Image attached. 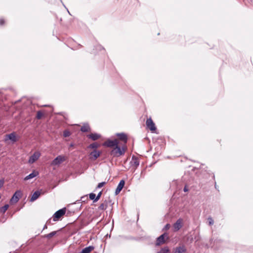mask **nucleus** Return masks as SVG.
<instances>
[{
    "label": "nucleus",
    "mask_w": 253,
    "mask_h": 253,
    "mask_svg": "<svg viewBox=\"0 0 253 253\" xmlns=\"http://www.w3.org/2000/svg\"><path fill=\"white\" fill-rule=\"evenodd\" d=\"M39 172L36 170H33V171L29 174L28 175L26 176L24 178V180L25 181L32 179L36 176H38L39 175Z\"/></svg>",
    "instance_id": "14"
},
{
    "label": "nucleus",
    "mask_w": 253,
    "mask_h": 253,
    "mask_svg": "<svg viewBox=\"0 0 253 253\" xmlns=\"http://www.w3.org/2000/svg\"><path fill=\"white\" fill-rule=\"evenodd\" d=\"M102 194V193L101 192H100L97 195V196H96V198L95 199V202H97L100 198V196Z\"/></svg>",
    "instance_id": "31"
},
{
    "label": "nucleus",
    "mask_w": 253,
    "mask_h": 253,
    "mask_svg": "<svg viewBox=\"0 0 253 253\" xmlns=\"http://www.w3.org/2000/svg\"><path fill=\"white\" fill-rule=\"evenodd\" d=\"M99 146V145L97 143L95 142V143H93L90 144L88 146V148L95 149L97 148H98Z\"/></svg>",
    "instance_id": "23"
},
{
    "label": "nucleus",
    "mask_w": 253,
    "mask_h": 253,
    "mask_svg": "<svg viewBox=\"0 0 253 253\" xmlns=\"http://www.w3.org/2000/svg\"><path fill=\"white\" fill-rule=\"evenodd\" d=\"M125 181L124 180H121L119 184L118 185V186L115 190V194L118 195L121 191L122 190L123 188L124 187L125 185Z\"/></svg>",
    "instance_id": "13"
},
{
    "label": "nucleus",
    "mask_w": 253,
    "mask_h": 253,
    "mask_svg": "<svg viewBox=\"0 0 253 253\" xmlns=\"http://www.w3.org/2000/svg\"><path fill=\"white\" fill-rule=\"evenodd\" d=\"M40 195H41V192L40 191H35L33 193V194L31 198V201L33 202V201H35L36 200H37L39 198V197L40 196Z\"/></svg>",
    "instance_id": "16"
},
{
    "label": "nucleus",
    "mask_w": 253,
    "mask_h": 253,
    "mask_svg": "<svg viewBox=\"0 0 253 253\" xmlns=\"http://www.w3.org/2000/svg\"><path fill=\"white\" fill-rule=\"evenodd\" d=\"M130 163L131 166L134 169H136L139 165V161L136 157L132 156Z\"/></svg>",
    "instance_id": "12"
},
{
    "label": "nucleus",
    "mask_w": 253,
    "mask_h": 253,
    "mask_svg": "<svg viewBox=\"0 0 253 253\" xmlns=\"http://www.w3.org/2000/svg\"><path fill=\"white\" fill-rule=\"evenodd\" d=\"M101 152L94 149L92 152H90L89 154V158L90 160L94 161L96 160L100 155Z\"/></svg>",
    "instance_id": "7"
},
{
    "label": "nucleus",
    "mask_w": 253,
    "mask_h": 253,
    "mask_svg": "<svg viewBox=\"0 0 253 253\" xmlns=\"http://www.w3.org/2000/svg\"><path fill=\"white\" fill-rule=\"evenodd\" d=\"M22 195V194L21 191H16L11 198L10 203L11 204L16 203L19 201L20 198L21 197Z\"/></svg>",
    "instance_id": "2"
},
{
    "label": "nucleus",
    "mask_w": 253,
    "mask_h": 253,
    "mask_svg": "<svg viewBox=\"0 0 253 253\" xmlns=\"http://www.w3.org/2000/svg\"><path fill=\"white\" fill-rule=\"evenodd\" d=\"M117 135L119 137V138L121 140H123L124 142L125 143H126L127 142V136L125 133H118L117 134Z\"/></svg>",
    "instance_id": "18"
},
{
    "label": "nucleus",
    "mask_w": 253,
    "mask_h": 253,
    "mask_svg": "<svg viewBox=\"0 0 253 253\" xmlns=\"http://www.w3.org/2000/svg\"><path fill=\"white\" fill-rule=\"evenodd\" d=\"M170 227V225L169 224H167L165 226V227L164 228V230H168L169 229Z\"/></svg>",
    "instance_id": "32"
},
{
    "label": "nucleus",
    "mask_w": 253,
    "mask_h": 253,
    "mask_svg": "<svg viewBox=\"0 0 253 253\" xmlns=\"http://www.w3.org/2000/svg\"><path fill=\"white\" fill-rule=\"evenodd\" d=\"M126 149V147L125 145L120 147L118 144L113 148L110 154L114 157H119L125 154Z\"/></svg>",
    "instance_id": "1"
},
{
    "label": "nucleus",
    "mask_w": 253,
    "mask_h": 253,
    "mask_svg": "<svg viewBox=\"0 0 253 253\" xmlns=\"http://www.w3.org/2000/svg\"><path fill=\"white\" fill-rule=\"evenodd\" d=\"M87 137L92 140H96L99 139L101 137V135L97 133H91L88 135Z\"/></svg>",
    "instance_id": "15"
},
{
    "label": "nucleus",
    "mask_w": 253,
    "mask_h": 253,
    "mask_svg": "<svg viewBox=\"0 0 253 253\" xmlns=\"http://www.w3.org/2000/svg\"><path fill=\"white\" fill-rule=\"evenodd\" d=\"M81 130L83 132H87L90 130L89 126L88 124H84V125L81 128Z\"/></svg>",
    "instance_id": "20"
},
{
    "label": "nucleus",
    "mask_w": 253,
    "mask_h": 253,
    "mask_svg": "<svg viewBox=\"0 0 253 253\" xmlns=\"http://www.w3.org/2000/svg\"><path fill=\"white\" fill-rule=\"evenodd\" d=\"M146 125L148 128L150 130L153 131L156 129L154 123L153 122L151 118L147 119L146 122Z\"/></svg>",
    "instance_id": "9"
},
{
    "label": "nucleus",
    "mask_w": 253,
    "mask_h": 253,
    "mask_svg": "<svg viewBox=\"0 0 253 253\" xmlns=\"http://www.w3.org/2000/svg\"><path fill=\"white\" fill-rule=\"evenodd\" d=\"M74 146V144L73 143H71L70 145V147H73Z\"/></svg>",
    "instance_id": "36"
},
{
    "label": "nucleus",
    "mask_w": 253,
    "mask_h": 253,
    "mask_svg": "<svg viewBox=\"0 0 253 253\" xmlns=\"http://www.w3.org/2000/svg\"><path fill=\"white\" fill-rule=\"evenodd\" d=\"M70 134V132L68 130H65L63 132V136L65 137L69 136Z\"/></svg>",
    "instance_id": "27"
},
{
    "label": "nucleus",
    "mask_w": 253,
    "mask_h": 253,
    "mask_svg": "<svg viewBox=\"0 0 253 253\" xmlns=\"http://www.w3.org/2000/svg\"><path fill=\"white\" fill-rule=\"evenodd\" d=\"M65 160V157L60 155L57 156L55 159H54L52 161L51 165L53 166L59 165V164L63 162Z\"/></svg>",
    "instance_id": "10"
},
{
    "label": "nucleus",
    "mask_w": 253,
    "mask_h": 253,
    "mask_svg": "<svg viewBox=\"0 0 253 253\" xmlns=\"http://www.w3.org/2000/svg\"><path fill=\"white\" fill-rule=\"evenodd\" d=\"M105 183H106L105 182H100V183H98L97 187L98 188H100L102 187H103L105 184Z\"/></svg>",
    "instance_id": "30"
},
{
    "label": "nucleus",
    "mask_w": 253,
    "mask_h": 253,
    "mask_svg": "<svg viewBox=\"0 0 253 253\" xmlns=\"http://www.w3.org/2000/svg\"><path fill=\"white\" fill-rule=\"evenodd\" d=\"M208 220L209 221V224L210 225H211L213 224V223H214L213 220L212 219V218L211 217H208Z\"/></svg>",
    "instance_id": "28"
},
{
    "label": "nucleus",
    "mask_w": 253,
    "mask_h": 253,
    "mask_svg": "<svg viewBox=\"0 0 253 253\" xmlns=\"http://www.w3.org/2000/svg\"><path fill=\"white\" fill-rule=\"evenodd\" d=\"M183 191H184V192H187V191H188V188L187 187V186H185L184 187V189H183Z\"/></svg>",
    "instance_id": "34"
},
{
    "label": "nucleus",
    "mask_w": 253,
    "mask_h": 253,
    "mask_svg": "<svg viewBox=\"0 0 253 253\" xmlns=\"http://www.w3.org/2000/svg\"><path fill=\"white\" fill-rule=\"evenodd\" d=\"M4 23V20L2 19H0V25L1 26L2 25H3Z\"/></svg>",
    "instance_id": "33"
},
{
    "label": "nucleus",
    "mask_w": 253,
    "mask_h": 253,
    "mask_svg": "<svg viewBox=\"0 0 253 253\" xmlns=\"http://www.w3.org/2000/svg\"><path fill=\"white\" fill-rule=\"evenodd\" d=\"M93 249V246H89L83 249L80 253H90Z\"/></svg>",
    "instance_id": "17"
},
{
    "label": "nucleus",
    "mask_w": 253,
    "mask_h": 253,
    "mask_svg": "<svg viewBox=\"0 0 253 253\" xmlns=\"http://www.w3.org/2000/svg\"><path fill=\"white\" fill-rule=\"evenodd\" d=\"M89 196L90 199L93 200L94 202H95V199L96 198V195L95 194L92 193L89 194Z\"/></svg>",
    "instance_id": "25"
},
{
    "label": "nucleus",
    "mask_w": 253,
    "mask_h": 253,
    "mask_svg": "<svg viewBox=\"0 0 253 253\" xmlns=\"http://www.w3.org/2000/svg\"><path fill=\"white\" fill-rule=\"evenodd\" d=\"M168 238V234L166 233H164L163 234L157 238L156 245L160 246L165 243V238Z\"/></svg>",
    "instance_id": "8"
},
{
    "label": "nucleus",
    "mask_w": 253,
    "mask_h": 253,
    "mask_svg": "<svg viewBox=\"0 0 253 253\" xmlns=\"http://www.w3.org/2000/svg\"><path fill=\"white\" fill-rule=\"evenodd\" d=\"M58 232V231H53L48 234L45 235L44 237L47 239H50L53 237L54 236H55V235H56Z\"/></svg>",
    "instance_id": "21"
},
{
    "label": "nucleus",
    "mask_w": 253,
    "mask_h": 253,
    "mask_svg": "<svg viewBox=\"0 0 253 253\" xmlns=\"http://www.w3.org/2000/svg\"><path fill=\"white\" fill-rule=\"evenodd\" d=\"M118 144H119V141L117 139H115L113 140H107L104 143L103 145L108 147L114 148Z\"/></svg>",
    "instance_id": "6"
},
{
    "label": "nucleus",
    "mask_w": 253,
    "mask_h": 253,
    "mask_svg": "<svg viewBox=\"0 0 253 253\" xmlns=\"http://www.w3.org/2000/svg\"><path fill=\"white\" fill-rule=\"evenodd\" d=\"M47 228V225L45 224V225H44V226H43V230H44V229H46Z\"/></svg>",
    "instance_id": "35"
},
{
    "label": "nucleus",
    "mask_w": 253,
    "mask_h": 253,
    "mask_svg": "<svg viewBox=\"0 0 253 253\" xmlns=\"http://www.w3.org/2000/svg\"><path fill=\"white\" fill-rule=\"evenodd\" d=\"M9 207L8 205H5L3 207H1L0 209V211L1 212L4 213Z\"/></svg>",
    "instance_id": "24"
},
{
    "label": "nucleus",
    "mask_w": 253,
    "mask_h": 253,
    "mask_svg": "<svg viewBox=\"0 0 253 253\" xmlns=\"http://www.w3.org/2000/svg\"><path fill=\"white\" fill-rule=\"evenodd\" d=\"M183 226V219L182 218L178 219L176 222L173 225V231H178Z\"/></svg>",
    "instance_id": "5"
},
{
    "label": "nucleus",
    "mask_w": 253,
    "mask_h": 253,
    "mask_svg": "<svg viewBox=\"0 0 253 253\" xmlns=\"http://www.w3.org/2000/svg\"><path fill=\"white\" fill-rule=\"evenodd\" d=\"M41 156V153L38 152H35L30 157L28 160V162L30 164H33L37 160L39 159Z\"/></svg>",
    "instance_id": "11"
},
{
    "label": "nucleus",
    "mask_w": 253,
    "mask_h": 253,
    "mask_svg": "<svg viewBox=\"0 0 253 253\" xmlns=\"http://www.w3.org/2000/svg\"><path fill=\"white\" fill-rule=\"evenodd\" d=\"M43 116V114L41 111H38L37 114V118L38 119H41Z\"/></svg>",
    "instance_id": "26"
},
{
    "label": "nucleus",
    "mask_w": 253,
    "mask_h": 253,
    "mask_svg": "<svg viewBox=\"0 0 253 253\" xmlns=\"http://www.w3.org/2000/svg\"><path fill=\"white\" fill-rule=\"evenodd\" d=\"M106 208V205H105L104 203L103 204H101L99 207V209L100 210H105V209Z\"/></svg>",
    "instance_id": "29"
},
{
    "label": "nucleus",
    "mask_w": 253,
    "mask_h": 253,
    "mask_svg": "<svg viewBox=\"0 0 253 253\" xmlns=\"http://www.w3.org/2000/svg\"><path fill=\"white\" fill-rule=\"evenodd\" d=\"M186 252V249L184 246L177 247L175 249V253H183Z\"/></svg>",
    "instance_id": "19"
},
{
    "label": "nucleus",
    "mask_w": 253,
    "mask_h": 253,
    "mask_svg": "<svg viewBox=\"0 0 253 253\" xmlns=\"http://www.w3.org/2000/svg\"><path fill=\"white\" fill-rule=\"evenodd\" d=\"M169 250L168 247H165L162 248L159 252H158L157 253H169Z\"/></svg>",
    "instance_id": "22"
},
{
    "label": "nucleus",
    "mask_w": 253,
    "mask_h": 253,
    "mask_svg": "<svg viewBox=\"0 0 253 253\" xmlns=\"http://www.w3.org/2000/svg\"><path fill=\"white\" fill-rule=\"evenodd\" d=\"M9 140H10L12 143H14L17 141L16 135L15 132H12L5 135L4 141L7 142Z\"/></svg>",
    "instance_id": "4"
},
{
    "label": "nucleus",
    "mask_w": 253,
    "mask_h": 253,
    "mask_svg": "<svg viewBox=\"0 0 253 253\" xmlns=\"http://www.w3.org/2000/svg\"><path fill=\"white\" fill-rule=\"evenodd\" d=\"M66 212V209L63 208L60 209L55 212L53 216V220L56 221L59 218H60L61 216L65 214Z\"/></svg>",
    "instance_id": "3"
}]
</instances>
